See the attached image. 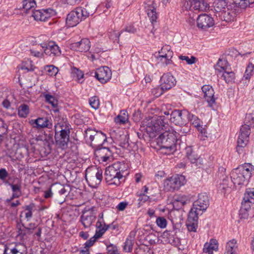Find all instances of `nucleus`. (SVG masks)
Wrapping results in <instances>:
<instances>
[{"label": "nucleus", "instance_id": "nucleus-1", "mask_svg": "<svg viewBox=\"0 0 254 254\" xmlns=\"http://www.w3.org/2000/svg\"><path fill=\"white\" fill-rule=\"evenodd\" d=\"M179 134L172 128L162 132L157 138V143L165 154H170L176 150V142L178 139Z\"/></svg>", "mask_w": 254, "mask_h": 254}, {"label": "nucleus", "instance_id": "nucleus-2", "mask_svg": "<svg viewBox=\"0 0 254 254\" xmlns=\"http://www.w3.org/2000/svg\"><path fill=\"white\" fill-rule=\"evenodd\" d=\"M126 168L124 163L117 161L106 169V180L110 185L116 186L120 185V180L123 178V173L125 171Z\"/></svg>", "mask_w": 254, "mask_h": 254}, {"label": "nucleus", "instance_id": "nucleus-3", "mask_svg": "<svg viewBox=\"0 0 254 254\" xmlns=\"http://www.w3.org/2000/svg\"><path fill=\"white\" fill-rule=\"evenodd\" d=\"M55 129L56 145L62 149L66 148L70 132L69 124L63 120L55 125Z\"/></svg>", "mask_w": 254, "mask_h": 254}, {"label": "nucleus", "instance_id": "nucleus-4", "mask_svg": "<svg viewBox=\"0 0 254 254\" xmlns=\"http://www.w3.org/2000/svg\"><path fill=\"white\" fill-rule=\"evenodd\" d=\"M186 183L184 176L176 175L166 179L164 182V188L167 191L178 190Z\"/></svg>", "mask_w": 254, "mask_h": 254}, {"label": "nucleus", "instance_id": "nucleus-5", "mask_svg": "<svg viewBox=\"0 0 254 254\" xmlns=\"http://www.w3.org/2000/svg\"><path fill=\"white\" fill-rule=\"evenodd\" d=\"M183 7L186 10L204 12L209 8V5L205 0H188L183 4Z\"/></svg>", "mask_w": 254, "mask_h": 254}, {"label": "nucleus", "instance_id": "nucleus-6", "mask_svg": "<svg viewBox=\"0 0 254 254\" xmlns=\"http://www.w3.org/2000/svg\"><path fill=\"white\" fill-rule=\"evenodd\" d=\"M251 131L249 130V127L242 126L240 128V133L237 140V151L239 154H241L244 148L246 147L249 141V135Z\"/></svg>", "mask_w": 254, "mask_h": 254}, {"label": "nucleus", "instance_id": "nucleus-7", "mask_svg": "<svg viewBox=\"0 0 254 254\" xmlns=\"http://www.w3.org/2000/svg\"><path fill=\"white\" fill-rule=\"evenodd\" d=\"M146 130L148 132H157L163 129L165 127L164 116H155L148 120L146 124Z\"/></svg>", "mask_w": 254, "mask_h": 254}, {"label": "nucleus", "instance_id": "nucleus-8", "mask_svg": "<svg viewBox=\"0 0 254 254\" xmlns=\"http://www.w3.org/2000/svg\"><path fill=\"white\" fill-rule=\"evenodd\" d=\"M209 205V199L208 196L205 193H200L198 194V198L193 204V206L190 211L197 212L198 215L202 214L203 211H205Z\"/></svg>", "mask_w": 254, "mask_h": 254}, {"label": "nucleus", "instance_id": "nucleus-9", "mask_svg": "<svg viewBox=\"0 0 254 254\" xmlns=\"http://www.w3.org/2000/svg\"><path fill=\"white\" fill-rule=\"evenodd\" d=\"M102 171L98 169L92 172L88 171L85 177L89 185L92 188H96L102 180Z\"/></svg>", "mask_w": 254, "mask_h": 254}, {"label": "nucleus", "instance_id": "nucleus-10", "mask_svg": "<svg viewBox=\"0 0 254 254\" xmlns=\"http://www.w3.org/2000/svg\"><path fill=\"white\" fill-rule=\"evenodd\" d=\"M231 179L234 186L241 188L247 183V178L237 168L231 173Z\"/></svg>", "mask_w": 254, "mask_h": 254}, {"label": "nucleus", "instance_id": "nucleus-11", "mask_svg": "<svg viewBox=\"0 0 254 254\" xmlns=\"http://www.w3.org/2000/svg\"><path fill=\"white\" fill-rule=\"evenodd\" d=\"M40 45L45 54L47 55L58 56L61 55V52L60 48L55 42L50 41L48 43L41 44Z\"/></svg>", "mask_w": 254, "mask_h": 254}, {"label": "nucleus", "instance_id": "nucleus-12", "mask_svg": "<svg viewBox=\"0 0 254 254\" xmlns=\"http://www.w3.org/2000/svg\"><path fill=\"white\" fill-rule=\"evenodd\" d=\"M160 87L166 91L173 87L176 83L175 78L170 73H164L160 78Z\"/></svg>", "mask_w": 254, "mask_h": 254}, {"label": "nucleus", "instance_id": "nucleus-13", "mask_svg": "<svg viewBox=\"0 0 254 254\" xmlns=\"http://www.w3.org/2000/svg\"><path fill=\"white\" fill-rule=\"evenodd\" d=\"M95 77L102 83L109 81L112 77L111 69L107 66L101 67L96 70Z\"/></svg>", "mask_w": 254, "mask_h": 254}, {"label": "nucleus", "instance_id": "nucleus-14", "mask_svg": "<svg viewBox=\"0 0 254 254\" xmlns=\"http://www.w3.org/2000/svg\"><path fill=\"white\" fill-rule=\"evenodd\" d=\"M145 4V8L147 15L151 23L153 24L154 22L157 21L158 19V14L156 10L157 4L153 0H147Z\"/></svg>", "mask_w": 254, "mask_h": 254}, {"label": "nucleus", "instance_id": "nucleus-15", "mask_svg": "<svg viewBox=\"0 0 254 254\" xmlns=\"http://www.w3.org/2000/svg\"><path fill=\"white\" fill-rule=\"evenodd\" d=\"M96 213L93 209L85 211L80 217V221L85 228H89L95 221Z\"/></svg>", "mask_w": 254, "mask_h": 254}, {"label": "nucleus", "instance_id": "nucleus-16", "mask_svg": "<svg viewBox=\"0 0 254 254\" xmlns=\"http://www.w3.org/2000/svg\"><path fill=\"white\" fill-rule=\"evenodd\" d=\"M197 27L203 30H206L213 26L214 22L212 17L206 14L199 15L197 18Z\"/></svg>", "mask_w": 254, "mask_h": 254}, {"label": "nucleus", "instance_id": "nucleus-17", "mask_svg": "<svg viewBox=\"0 0 254 254\" xmlns=\"http://www.w3.org/2000/svg\"><path fill=\"white\" fill-rule=\"evenodd\" d=\"M203 97L208 105L212 107L215 104L214 92L212 87L209 85H204L201 88Z\"/></svg>", "mask_w": 254, "mask_h": 254}, {"label": "nucleus", "instance_id": "nucleus-18", "mask_svg": "<svg viewBox=\"0 0 254 254\" xmlns=\"http://www.w3.org/2000/svg\"><path fill=\"white\" fill-rule=\"evenodd\" d=\"M82 20L77 7L69 13L66 17V23L70 27H73Z\"/></svg>", "mask_w": 254, "mask_h": 254}, {"label": "nucleus", "instance_id": "nucleus-19", "mask_svg": "<svg viewBox=\"0 0 254 254\" xmlns=\"http://www.w3.org/2000/svg\"><path fill=\"white\" fill-rule=\"evenodd\" d=\"M198 213L190 211L188 215L187 226L188 229L190 232H195L196 231L198 226Z\"/></svg>", "mask_w": 254, "mask_h": 254}, {"label": "nucleus", "instance_id": "nucleus-20", "mask_svg": "<svg viewBox=\"0 0 254 254\" xmlns=\"http://www.w3.org/2000/svg\"><path fill=\"white\" fill-rule=\"evenodd\" d=\"M90 42L88 39L84 38L78 42L74 43L71 44V49L80 52H86L90 48Z\"/></svg>", "mask_w": 254, "mask_h": 254}, {"label": "nucleus", "instance_id": "nucleus-21", "mask_svg": "<svg viewBox=\"0 0 254 254\" xmlns=\"http://www.w3.org/2000/svg\"><path fill=\"white\" fill-rule=\"evenodd\" d=\"M52 9L36 10L32 12V16L36 21H45L51 17Z\"/></svg>", "mask_w": 254, "mask_h": 254}, {"label": "nucleus", "instance_id": "nucleus-22", "mask_svg": "<svg viewBox=\"0 0 254 254\" xmlns=\"http://www.w3.org/2000/svg\"><path fill=\"white\" fill-rule=\"evenodd\" d=\"M251 204H254V190L249 189L245 193L242 205L243 208L247 210L251 207Z\"/></svg>", "mask_w": 254, "mask_h": 254}, {"label": "nucleus", "instance_id": "nucleus-23", "mask_svg": "<svg viewBox=\"0 0 254 254\" xmlns=\"http://www.w3.org/2000/svg\"><path fill=\"white\" fill-rule=\"evenodd\" d=\"M100 161L106 162L112 158V153L109 148H102L97 150L95 153Z\"/></svg>", "mask_w": 254, "mask_h": 254}, {"label": "nucleus", "instance_id": "nucleus-24", "mask_svg": "<svg viewBox=\"0 0 254 254\" xmlns=\"http://www.w3.org/2000/svg\"><path fill=\"white\" fill-rule=\"evenodd\" d=\"M185 116L180 110H175L171 114L170 121L176 125H182L185 123Z\"/></svg>", "mask_w": 254, "mask_h": 254}, {"label": "nucleus", "instance_id": "nucleus-25", "mask_svg": "<svg viewBox=\"0 0 254 254\" xmlns=\"http://www.w3.org/2000/svg\"><path fill=\"white\" fill-rule=\"evenodd\" d=\"M32 124H35L36 127L38 128H43L47 127L51 128L52 127V124L51 121L47 117L38 118V119L32 120Z\"/></svg>", "mask_w": 254, "mask_h": 254}, {"label": "nucleus", "instance_id": "nucleus-26", "mask_svg": "<svg viewBox=\"0 0 254 254\" xmlns=\"http://www.w3.org/2000/svg\"><path fill=\"white\" fill-rule=\"evenodd\" d=\"M96 236L101 237L109 228V225H106L104 220H98L96 224Z\"/></svg>", "mask_w": 254, "mask_h": 254}, {"label": "nucleus", "instance_id": "nucleus-27", "mask_svg": "<svg viewBox=\"0 0 254 254\" xmlns=\"http://www.w3.org/2000/svg\"><path fill=\"white\" fill-rule=\"evenodd\" d=\"M237 168L248 179L251 177L252 172L254 171V166L250 163H245L240 165Z\"/></svg>", "mask_w": 254, "mask_h": 254}, {"label": "nucleus", "instance_id": "nucleus-28", "mask_svg": "<svg viewBox=\"0 0 254 254\" xmlns=\"http://www.w3.org/2000/svg\"><path fill=\"white\" fill-rule=\"evenodd\" d=\"M217 249V241L215 240H211L209 243H206L204 244L203 252L205 254H213V251H216Z\"/></svg>", "mask_w": 254, "mask_h": 254}, {"label": "nucleus", "instance_id": "nucleus-29", "mask_svg": "<svg viewBox=\"0 0 254 254\" xmlns=\"http://www.w3.org/2000/svg\"><path fill=\"white\" fill-rule=\"evenodd\" d=\"M215 69L219 72H223L228 69H230V65L225 59L220 58L215 65Z\"/></svg>", "mask_w": 254, "mask_h": 254}, {"label": "nucleus", "instance_id": "nucleus-30", "mask_svg": "<svg viewBox=\"0 0 254 254\" xmlns=\"http://www.w3.org/2000/svg\"><path fill=\"white\" fill-rule=\"evenodd\" d=\"M174 232H165L163 233L164 236L167 237V241L169 243L174 246H177L180 242V239L175 237Z\"/></svg>", "mask_w": 254, "mask_h": 254}, {"label": "nucleus", "instance_id": "nucleus-31", "mask_svg": "<svg viewBox=\"0 0 254 254\" xmlns=\"http://www.w3.org/2000/svg\"><path fill=\"white\" fill-rule=\"evenodd\" d=\"M222 77L226 82L228 83H233L235 79V74L231 70V69H228L222 72Z\"/></svg>", "mask_w": 254, "mask_h": 254}, {"label": "nucleus", "instance_id": "nucleus-32", "mask_svg": "<svg viewBox=\"0 0 254 254\" xmlns=\"http://www.w3.org/2000/svg\"><path fill=\"white\" fill-rule=\"evenodd\" d=\"M71 74L72 77L78 82L82 83V81L81 80L84 77V73L79 70L78 68L73 67L71 68Z\"/></svg>", "mask_w": 254, "mask_h": 254}, {"label": "nucleus", "instance_id": "nucleus-33", "mask_svg": "<svg viewBox=\"0 0 254 254\" xmlns=\"http://www.w3.org/2000/svg\"><path fill=\"white\" fill-rule=\"evenodd\" d=\"M128 114L126 111L123 110L120 114L115 118V122L116 124L121 125L125 124L128 121Z\"/></svg>", "mask_w": 254, "mask_h": 254}, {"label": "nucleus", "instance_id": "nucleus-34", "mask_svg": "<svg viewBox=\"0 0 254 254\" xmlns=\"http://www.w3.org/2000/svg\"><path fill=\"white\" fill-rule=\"evenodd\" d=\"M234 13H231L229 10L221 11L219 13V15L220 16L221 20L227 22L233 20L234 18Z\"/></svg>", "mask_w": 254, "mask_h": 254}, {"label": "nucleus", "instance_id": "nucleus-35", "mask_svg": "<svg viewBox=\"0 0 254 254\" xmlns=\"http://www.w3.org/2000/svg\"><path fill=\"white\" fill-rule=\"evenodd\" d=\"M34 208L35 205L32 203L24 207V210L23 213H24L25 217L27 221H29L32 218Z\"/></svg>", "mask_w": 254, "mask_h": 254}, {"label": "nucleus", "instance_id": "nucleus-36", "mask_svg": "<svg viewBox=\"0 0 254 254\" xmlns=\"http://www.w3.org/2000/svg\"><path fill=\"white\" fill-rule=\"evenodd\" d=\"M171 47L169 45L164 46L158 52V56L160 57H173V52L171 50Z\"/></svg>", "mask_w": 254, "mask_h": 254}, {"label": "nucleus", "instance_id": "nucleus-37", "mask_svg": "<svg viewBox=\"0 0 254 254\" xmlns=\"http://www.w3.org/2000/svg\"><path fill=\"white\" fill-rule=\"evenodd\" d=\"M218 189L223 194L229 192L231 190V188L228 184V180L224 179L222 183L220 184Z\"/></svg>", "mask_w": 254, "mask_h": 254}, {"label": "nucleus", "instance_id": "nucleus-38", "mask_svg": "<svg viewBox=\"0 0 254 254\" xmlns=\"http://www.w3.org/2000/svg\"><path fill=\"white\" fill-rule=\"evenodd\" d=\"M233 2L241 8H246L251 4L254 3V0H233Z\"/></svg>", "mask_w": 254, "mask_h": 254}, {"label": "nucleus", "instance_id": "nucleus-39", "mask_svg": "<svg viewBox=\"0 0 254 254\" xmlns=\"http://www.w3.org/2000/svg\"><path fill=\"white\" fill-rule=\"evenodd\" d=\"M36 5V3L35 0H23L22 1V8L26 12L34 8Z\"/></svg>", "mask_w": 254, "mask_h": 254}, {"label": "nucleus", "instance_id": "nucleus-40", "mask_svg": "<svg viewBox=\"0 0 254 254\" xmlns=\"http://www.w3.org/2000/svg\"><path fill=\"white\" fill-rule=\"evenodd\" d=\"M237 249L238 244L237 240L232 239L227 243L225 251L236 253Z\"/></svg>", "mask_w": 254, "mask_h": 254}, {"label": "nucleus", "instance_id": "nucleus-41", "mask_svg": "<svg viewBox=\"0 0 254 254\" xmlns=\"http://www.w3.org/2000/svg\"><path fill=\"white\" fill-rule=\"evenodd\" d=\"M249 127V130L251 131V128L254 127V115L252 113L247 114L246 115L245 124L242 126Z\"/></svg>", "mask_w": 254, "mask_h": 254}, {"label": "nucleus", "instance_id": "nucleus-42", "mask_svg": "<svg viewBox=\"0 0 254 254\" xmlns=\"http://www.w3.org/2000/svg\"><path fill=\"white\" fill-rule=\"evenodd\" d=\"M187 154L189 159L192 164H194L195 166H198L201 164L202 161V158L198 156L197 155L194 154V152H191L190 154H189L188 152Z\"/></svg>", "mask_w": 254, "mask_h": 254}, {"label": "nucleus", "instance_id": "nucleus-43", "mask_svg": "<svg viewBox=\"0 0 254 254\" xmlns=\"http://www.w3.org/2000/svg\"><path fill=\"white\" fill-rule=\"evenodd\" d=\"M29 112V107L26 104L21 105L18 109V116L22 118H26Z\"/></svg>", "mask_w": 254, "mask_h": 254}, {"label": "nucleus", "instance_id": "nucleus-44", "mask_svg": "<svg viewBox=\"0 0 254 254\" xmlns=\"http://www.w3.org/2000/svg\"><path fill=\"white\" fill-rule=\"evenodd\" d=\"M107 139L106 135L100 131H98L96 134L95 138L94 139V142L97 144H102L106 141Z\"/></svg>", "mask_w": 254, "mask_h": 254}, {"label": "nucleus", "instance_id": "nucleus-45", "mask_svg": "<svg viewBox=\"0 0 254 254\" xmlns=\"http://www.w3.org/2000/svg\"><path fill=\"white\" fill-rule=\"evenodd\" d=\"M254 72V64L250 63L247 65L245 74L244 75V78L246 79L249 80L252 76L253 75Z\"/></svg>", "mask_w": 254, "mask_h": 254}, {"label": "nucleus", "instance_id": "nucleus-46", "mask_svg": "<svg viewBox=\"0 0 254 254\" xmlns=\"http://www.w3.org/2000/svg\"><path fill=\"white\" fill-rule=\"evenodd\" d=\"M45 70L50 76H55L59 72V69L53 65H46Z\"/></svg>", "mask_w": 254, "mask_h": 254}, {"label": "nucleus", "instance_id": "nucleus-47", "mask_svg": "<svg viewBox=\"0 0 254 254\" xmlns=\"http://www.w3.org/2000/svg\"><path fill=\"white\" fill-rule=\"evenodd\" d=\"M89 103L91 107L94 109H98L99 107V99L96 96H94L90 98L89 99Z\"/></svg>", "mask_w": 254, "mask_h": 254}, {"label": "nucleus", "instance_id": "nucleus-48", "mask_svg": "<svg viewBox=\"0 0 254 254\" xmlns=\"http://www.w3.org/2000/svg\"><path fill=\"white\" fill-rule=\"evenodd\" d=\"M98 132V131L94 129L88 128L85 131V137L87 139H89L91 142H93Z\"/></svg>", "mask_w": 254, "mask_h": 254}, {"label": "nucleus", "instance_id": "nucleus-49", "mask_svg": "<svg viewBox=\"0 0 254 254\" xmlns=\"http://www.w3.org/2000/svg\"><path fill=\"white\" fill-rule=\"evenodd\" d=\"M172 57H166L157 56V59L158 61V63H160L162 64V65L165 66L170 64L172 63V61L171 60Z\"/></svg>", "mask_w": 254, "mask_h": 254}, {"label": "nucleus", "instance_id": "nucleus-50", "mask_svg": "<svg viewBox=\"0 0 254 254\" xmlns=\"http://www.w3.org/2000/svg\"><path fill=\"white\" fill-rule=\"evenodd\" d=\"M179 59L182 61H185L188 64H193L197 61L196 58L192 56L190 58L188 56L180 55L179 56Z\"/></svg>", "mask_w": 254, "mask_h": 254}, {"label": "nucleus", "instance_id": "nucleus-51", "mask_svg": "<svg viewBox=\"0 0 254 254\" xmlns=\"http://www.w3.org/2000/svg\"><path fill=\"white\" fill-rule=\"evenodd\" d=\"M84 8L87 11L89 15H92L95 12L97 7L93 3H88L85 5Z\"/></svg>", "mask_w": 254, "mask_h": 254}, {"label": "nucleus", "instance_id": "nucleus-52", "mask_svg": "<svg viewBox=\"0 0 254 254\" xmlns=\"http://www.w3.org/2000/svg\"><path fill=\"white\" fill-rule=\"evenodd\" d=\"M16 182L15 184H10L13 192L15 191H21V183L20 180L18 178H16L14 180Z\"/></svg>", "mask_w": 254, "mask_h": 254}, {"label": "nucleus", "instance_id": "nucleus-53", "mask_svg": "<svg viewBox=\"0 0 254 254\" xmlns=\"http://www.w3.org/2000/svg\"><path fill=\"white\" fill-rule=\"evenodd\" d=\"M44 96L46 101L51 104L53 107L57 106L58 101L54 96L47 94L44 95Z\"/></svg>", "mask_w": 254, "mask_h": 254}, {"label": "nucleus", "instance_id": "nucleus-54", "mask_svg": "<svg viewBox=\"0 0 254 254\" xmlns=\"http://www.w3.org/2000/svg\"><path fill=\"white\" fill-rule=\"evenodd\" d=\"M189 118L191 124L193 125L195 127L199 126V125L202 124V122L200 120V119H198L197 116L194 115H190Z\"/></svg>", "mask_w": 254, "mask_h": 254}, {"label": "nucleus", "instance_id": "nucleus-55", "mask_svg": "<svg viewBox=\"0 0 254 254\" xmlns=\"http://www.w3.org/2000/svg\"><path fill=\"white\" fill-rule=\"evenodd\" d=\"M156 223L158 227L161 228H166L167 224L166 219L163 217H159L156 219Z\"/></svg>", "mask_w": 254, "mask_h": 254}, {"label": "nucleus", "instance_id": "nucleus-56", "mask_svg": "<svg viewBox=\"0 0 254 254\" xmlns=\"http://www.w3.org/2000/svg\"><path fill=\"white\" fill-rule=\"evenodd\" d=\"M134 241L127 239L124 247V250L126 252H130L132 251Z\"/></svg>", "mask_w": 254, "mask_h": 254}, {"label": "nucleus", "instance_id": "nucleus-57", "mask_svg": "<svg viewBox=\"0 0 254 254\" xmlns=\"http://www.w3.org/2000/svg\"><path fill=\"white\" fill-rule=\"evenodd\" d=\"M122 31L121 32H117V31H113L110 33L109 35V37L111 39L113 40L114 42H116L117 43H119V37L121 35Z\"/></svg>", "mask_w": 254, "mask_h": 254}, {"label": "nucleus", "instance_id": "nucleus-58", "mask_svg": "<svg viewBox=\"0 0 254 254\" xmlns=\"http://www.w3.org/2000/svg\"><path fill=\"white\" fill-rule=\"evenodd\" d=\"M107 250L108 254H119L117 246L112 244L107 246Z\"/></svg>", "mask_w": 254, "mask_h": 254}, {"label": "nucleus", "instance_id": "nucleus-59", "mask_svg": "<svg viewBox=\"0 0 254 254\" xmlns=\"http://www.w3.org/2000/svg\"><path fill=\"white\" fill-rule=\"evenodd\" d=\"M22 228L21 227L18 228V235L21 236L22 237H23L27 234H31L32 233V231H28L26 227L24 226H22Z\"/></svg>", "mask_w": 254, "mask_h": 254}, {"label": "nucleus", "instance_id": "nucleus-60", "mask_svg": "<svg viewBox=\"0 0 254 254\" xmlns=\"http://www.w3.org/2000/svg\"><path fill=\"white\" fill-rule=\"evenodd\" d=\"M77 10H78V11L79 12V14L81 15L82 20L85 19L87 17L90 16L84 7H77Z\"/></svg>", "mask_w": 254, "mask_h": 254}, {"label": "nucleus", "instance_id": "nucleus-61", "mask_svg": "<svg viewBox=\"0 0 254 254\" xmlns=\"http://www.w3.org/2000/svg\"><path fill=\"white\" fill-rule=\"evenodd\" d=\"M7 130V126L3 123V121L0 119V136L6 134Z\"/></svg>", "mask_w": 254, "mask_h": 254}, {"label": "nucleus", "instance_id": "nucleus-62", "mask_svg": "<svg viewBox=\"0 0 254 254\" xmlns=\"http://www.w3.org/2000/svg\"><path fill=\"white\" fill-rule=\"evenodd\" d=\"M99 238L100 237H97L96 236V233H95L93 237L91 238L90 239V240L87 241L85 243V246L87 247H90L92 246L94 244V243L95 242V241H96L97 239Z\"/></svg>", "mask_w": 254, "mask_h": 254}, {"label": "nucleus", "instance_id": "nucleus-63", "mask_svg": "<svg viewBox=\"0 0 254 254\" xmlns=\"http://www.w3.org/2000/svg\"><path fill=\"white\" fill-rule=\"evenodd\" d=\"M138 200L139 201V203H144L149 199V196L144 193H140L138 194Z\"/></svg>", "mask_w": 254, "mask_h": 254}, {"label": "nucleus", "instance_id": "nucleus-64", "mask_svg": "<svg viewBox=\"0 0 254 254\" xmlns=\"http://www.w3.org/2000/svg\"><path fill=\"white\" fill-rule=\"evenodd\" d=\"M128 203L126 201H123L120 202L116 206V208L119 211H124L128 205Z\"/></svg>", "mask_w": 254, "mask_h": 254}]
</instances>
